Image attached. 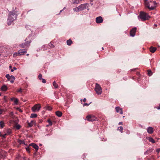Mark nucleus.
I'll use <instances>...</instances> for the list:
<instances>
[{
	"label": "nucleus",
	"instance_id": "obj_50",
	"mask_svg": "<svg viewBox=\"0 0 160 160\" xmlns=\"http://www.w3.org/2000/svg\"><path fill=\"white\" fill-rule=\"evenodd\" d=\"M122 124V122H119V123H118L119 125Z\"/></svg>",
	"mask_w": 160,
	"mask_h": 160
},
{
	"label": "nucleus",
	"instance_id": "obj_52",
	"mask_svg": "<svg viewBox=\"0 0 160 160\" xmlns=\"http://www.w3.org/2000/svg\"><path fill=\"white\" fill-rule=\"evenodd\" d=\"M136 69V68H135V69H132V70H131V71H134Z\"/></svg>",
	"mask_w": 160,
	"mask_h": 160
},
{
	"label": "nucleus",
	"instance_id": "obj_25",
	"mask_svg": "<svg viewBox=\"0 0 160 160\" xmlns=\"http://www.w3.org/2000/svg\"><path fill=\"white\" fill-rule=\"evenodd\" d=\"M12 132L11 129H8L7 130L6 133L7 135H8L11 133Z\"/></svg>",
	"mask_w": 160,
	"mask_h": 160
},
{
	"label": "nucleus",
	"instance_id": "obj_8",
	"mask_svg": "<svg viewBox=\"0 0 160 160\" xmlns=\"http://www.w3.org/2000/svg\"><path fill=\"white\" fill-rule=\"evenodd\" d=\"M103 19L101 16H99L96 18V22L97 23H100L102 22Z\"/></svg>",
	"mask_w": 160,
	"mask_h": 160
},
{
	"label": "nucleus",
	"instance_id": "obj_47",
	"mask_svg": "<svg viewBox=\"0 0 160 160\" xmlns=\"http://www.w3.org/2000/svg\"><path fill=\"white\" fill-rule=\"evenodd\" d=\"M144 3L145 4V5L146 6V2H147V0H144Z\"/></svg>",
	"mask_w": 160,
	"mask_h": 160
},
{
	"label": "nucleus",
	"instance_id": "obj_31",
	"mask_svg": "<svg viewBox=\"0 0 160 160\" xmlns=\"http://www.w3.org/2000/svg\"><path fill=\"white\" fill-rule=\"evenodd\" d=\"M118 129L121 133L122 132L123 128L122 127L120 126V127H118Z\"/></svg>",
	"mask_w": 160,
	"mask_h": 160
},
{
	"label": "nucleus",
	"instance_id": "obj_22",
	"mask_svg": "<svg viewBox=\"0 0 160 160\" xmlns=\"http://www.w3.org/2000/svg\"><path fill=\"white\" fill-rule=\"evenodd\" d=\"M5 126V123L3 121H1L0 122V127L1 128H3L4 126Z\"/></svg>",
	"mask_w": 160,
	"mask_h": 160
},
{
	"label": "nucleus",
	"instance_id": "obj_45",
	"mask_svg": "<svg viewBox=\"0 0 160 160\" xmlns=\"http://www.w3.org/2000/svg\"><path fill=\"white\" fill-rule=\"evenodd\" d=\"M160 151V148H157L156 150V152H158V153H159V152Z\"/></svg>",
	"mask_w": 160,
	"mask_h": 160
},
{
	"label": "nucleus",
	"instance_id": "obj_13",
	"mask_svg": "<svg viewBox=\"0 0 160 160\" xmlns=\"http://www.w3.org/2000/svg\"><path fill=\"white\" fill-rule=\"evenodd\" d=\"M30 146H32L33 148H35L36 151H38V146L35 143H32L30 144Z\"/></svg>",
	"mask_w": 160,
	"mask_h": 160
},
{
	"label": "nucleus",
	"instance_id": "obj_24",
	"mask_svg": "<svg viewBox=\"0 0 160 160\" xmlns=\"http://www.w3.org/2000/svg\"><path fill=\"white\" fill-rule=\"evenodd\" d=\"M152 151H153L152 149V148L149 149L146 151V152L145 153H146L147 154H148L149 153H150V152H152Z\"/></svg>",
	"mask_w": 160,
	"mask_h": 160
},
{
	"label": "nucleus",
	"instance_id": "obj_28",
	"mask_svg": "<svg viewBox=\"0 0 160 160\" xmlns=\"http://www.w3.org/2000/svg\"><path fill=\"white\" fill-rule=\"evenodd\" d=\"M148 76H151L152 75V72L150 70H148Z\"/></svg>",
	"mask_w": 160,
	"mask_h": 160
},
{
	"label": "nucleus",
	"instance_id": "obj_49",
	"mask_svg": "<svg viewBox=\"0 0 160 160\" xmlns=\"http://www.w3.org/2000/svg\"><path fill=\"white\" fill-rule=\"evenodd\" d=\"M15 98H11V101H13Z\"/></svg>",
	"mask_w": 160,
	"mask_h": 160
},
{
	"label": "nucleus",
	"instance_id": "obj_2",
	"mask_svg": "<svg viewBox=\"0 0 160 160\" xmlns=\"http://www.w3.org/2000/svg\"><path fill=\"white\" fill-rule=\"evenodd\" d=\"M150 18V17L148 13L142 11L140 12L139 15L138 16V19H140L142 21L148 20Z\"/></svg>",
	"mask_w": 160,
	"mask_h": 160
},
{
	"label": "nucleus",
	"instance_id": "obj_21",
	"mask_svg": "<svg viewBox=\"0 0 160 160\" xmlns=\"http://www.w3.org/2000/svg\"><path fill=\"white\" fill-rule=\"evenodd\" d=\"M67 43L68 45L70 46L72 44V41L71 39H69L67 40Z\"/></svg>",
	"mask_w": 160,
	"mask_h": 160
},
{
	"label": "nucleus",
	"instance_id": "obj_56",
	"mask_svg": "<svg viewBox=\"0 0 160 160\" xmlns=\"http://www.w3.org/2000/svg\"><path fill=\"white\" fill-rule=\"evenodd\" d=\"M28 55H29V54H27V56H28Z\"/></svg>",
	"mask_w": 160,
	"mask_h": 160
},
{
	"label": "nucleus",
	"instance_id": "obj_42",
	"mask_svg": "<svg viewBox=\"0 0 160 160\" xmlns=\"http://www.w3.org/2000/svg\"><path fill=\"white\" fill-rule=\"evenodd\" d=\"M6 77L7 78V79H9V78L10 77V76H9V74H7L6 75Z\"/></svg>",
	"mask_w": 160,
	"mask_h": 160
},
{
	"label": "nucleus",
	"instance_id": "obj_23",
	"mask_svg": "<svg viewBox=\"0 0 160 160\" xmlns=\"http://www.w3.org/2000/svg\"><path fill=\"white\" fill-rule=\"evenodd\" d=\"M52 85L54 87V88H58V84L56 83L55 81H54L53 82Z\"/></svg>",
	"mask_w": 160,
	"mask_h": 160
},
{
	"label": "nucleus",
	"instance_id": "obj_26",
	"mask_svg": "<svg viewBox=\"0 0 160 160\" xmlns=\"http://www.w3.org/2000/svg\"><path fill=\"white\" fill-rule=\"evenodd\" d=\"M18 142L20 144H25V143L23 141L19 139H18Z\"/></svg>",
	"mask_w": 160,
	"mask_h": 160
},
{
	"label": "nucleus",
	"instance_id": "obj_37",
	"mask_svg": "<svg viewBox=\"0 0 160 160\" xmlns=\"http://www.w3.org/2000/svg\"><path fill=\"white\" fill-rule=\"evenodd\" d=\"M46 109H47L48 110L50 111L52 109V108L50 106H47L46 107Z\"/></svg>",
	"mask_w": 160,
	"mask_h": 160
},
{
	"label": "nucleus",
	"instance_id": "obj_20",
	"mask_svg": "<svg viewBox=\"0 0 160 160\" xmlns=\"http://www.w3.org/2000/svg\"><path fill=\"white\" fill-rule=\"evenodd\" d=\"M148 140L149 142H152L153 143H155V141L151 137H149L148 138Z\"/></svg>",
	"mask_w": 160,
	"mask_h": 160
},
{
	"label": "nucleus",
	"instance_id": "obj_19",
	"mask_svg": "<svg viewBox=\"0 0 160 160\" xmlns=\"http://www.w3.org/2000/svg\"><path fill=\"white\" fill-rule=\"evenodd\" d=\"M21 127V126L19 124H15L14 126V128H16L18 130Z\"/></svg>",
	"mask_w": 160,
	"mask_h": 160
},
{
	"label": "nucleus",
	"instance_id": "obj_30",
	"mask_svg": "<svg viewBox=\"0 0 160 160\" xmlns=\"http://www.w3.org/2000/svg\"><path fill=\"white\" fill-rule=\"evenodd\" d=\"M27 43L25 42V43H22L20 45V46L22 48H24L25 47V46L27 45Z\"/></svg>",
	"mask_w": 160,
	"mask_h": 160
},
{
	"label": "nucleus",
	"instance_id": "obj_32",
	"mask_svg": "<svg viewBox=\"0 0 160 160\" xmlns=\"http://www.w3.org/2000/svg\"><path fill=\"white\" fill-rule=\"evenodd\" d=\"M92 103V102H90L88 104L86 103H83V107H85V106H89V105Z\"/></svg>",
	"mask_w": 160,
	"mask_h": 160
},
{
	"label": "nucleus",
	"instance_id": "obj_3",
	"mask_svg": "<svg viewBox=\"0 0 160 160\" xmlns=\"http://www.w3.org/2000/svg\"><path fill=\"white\" fill-rule=\"evenodd\" d=\"M157 4L156 1H150L146 3V7L150 10H153L156 7Z\"/></svg>",
	"mask_w": 160,
	"mask_h": 160
},
{
	"label": "nucleus",
	"instance_id": "obj_5",
	"mask_svg": "<svg viewBox=\"0 0 160 160\" xmlns=\"http://www.w3.org/2000/svg\"><path fill=\"white\" fill-rule=\"evenodd\" d=\"M41 108L39 104H36L32 108V110L33 112H35L39 111Z\"/></svg>",
	"mask_w": 160,
	"mask_h": 160
},
{
	"label": "nucleus",
	"instance_id": "obj_1",
	"mask_svg": "<svg viewBox=\"0 0 160 160\" xmlns=\"http://www.w3.org/2000/svg\"><path fill=\"white\" fill-rule=\"evenodd\" d=\"M17 15L15 12H9L7 22L8 25H10L13 21L17 19Z\"/></svg>",
	"mask_w": 160,
	"mask_h": 160
},
{
	"label": "nucleus",
	"instance_id": "obj_53",
	"mask_svg": "<svg viewBox=\"0 0 160 160\" xmlns=\"http://www.w3.org/2000/svg\"><path fill=\"white\" fill-rule=\"evenodd\" d=\"M63 11V9L60 10V13L61 12Z\"/></svg>",
	"mask_w": 160,
	"mask_h": 160
},
{
	"label": "nucleus",
	"instance_id": "obj_46",
	"mask_svg": "<svg viewBox=\"0 0 160 160\" xmlns=\"http://www.w3.org/2000/svg\"><path fill=\"white\" fill-rule=\"evenodd\" d=\"M3 110L2 109H0V115L2 113Z\"/></svg>",
	"mask_w": 160,
	"mask_h": 160
},
{
	"label": "nucleus",
	"instance_id": "obj_7",
	"mask_svg": "<svg viewBox=\"0 0 160 160\" xmlns=\"http://www.w3.org/2000/svg\"><path fill=\"white\" fill-rule=\"evenodd\" d=\"M88 3L81 4L78 6L79 10L81 11L87 8L88 7Z\"/></svg>",
	"mask_w": 160,
	"mask_h": 160
},
{
	"label": "nucleus",
	"instance_id": "obj_9",
	"mask_svg": "<svg viewBox=\"0 0 160 160\" xmlns=\"http://www.w3.org/2000/svg\"><path fill=\"white\" fill-rule=\"evenodd\" d=\"M137 30V28L134 27L130 31V34L131 36L132 37L134 36L135 33Z\"/></svg>",
	"mask_w": 160,
	"mask_h": 160
},
{
	"label": "nucleus",
	"instance_id": "obj_51",
	"mask_svg": "<svg viewBox=\"0 0 160 160\" xmlns=\"http://www.w3.org/2000/svg\"><path fill=\"white\" fill-rule=\"evenodd\" d=\"M157 108L158 109H160V106H158V107Z\"/></svg>",
	"mask_w": 160,
	"mask_h": 160
},
{
	"label": "nucleus",
	"instance_id": "obj_38",
	"mask_svg": "<svg viewBox=\"0 0 160 160\" xmlns=\"http://www.w3.org/2000/svg\"><path fill=\"white\" fill-rule=\"evenodd\" d=\"M49 45L50 46V47L51 48H53L54 47V45L52 43H50L49 44Z\"/></svg>",
	"mask_w": 160,
	"mask_h": 160
},
{
	"label": "nucleus",
	"instance_id": "obj_60",
	"mask_svg": "<svg viewBox=\"0 0 160 160\" xmlns=\"http://www.w3.org/2000/svg\"><path fill=\"white\" fill-rule=\"evenodd\" d=\"M65 7L63 9H64L65 8Z\"/></svg>",
	"mask_w": 160,
	"mask_h": 160
},
{
	"label": "nucleus",
	"instance_id": "obj_44",
	"mask_svg": "<svg viewBox=\"0 0 160 160\" xmlns=\"http://www.w3.org/2000/svg\"><path fill=\"white\" fill-rule=\"evenodd\" d=\"M17 91L18 92H22V89L20 88V89H18Z\"/></svg>",
	"mask_w": 160,
	"mask_h": 160
},
{
	"label": "nucleus",
	"instance_id": "obj_34",
	"mask_svg": "<svg viewBox=\"0 0 160 160\" xmlns=\"http://www.w3.org/2000/svg\"><path fill=\"white\" fill-rule=\"evenodd\" d=\"M38 78H39V79L40 80H41V79H42V75L41 74V73H39L38 75Z\"/></svg>",
	"mask_w": 160,
	"mask_h": 160
},
{
	"label": "nucleus",
	"instance_id": "obj_59",
	"mask_svg": "<svg viewBox=\"0 0 160 160\" xmlns=\"http://www.w3.org/2000/svg\"><path fill=\"white\" fill-rule=\"evenodd\" d=\"M0 96H1V94L0 93Z\"/></svg>",
	"mask_w": 160,
	"mask_h": 160
},
{
	"label": "nucleus",
	"instance_id": "obj_35",
	"mask_svg": "<svg viewBox=\"0 0 160 160\" xmlns=\"http://www.w3.org/2000/svg\"><path fill=\"white\" fill-rule=\"evenodd\" d=\"M14 99V102L15 104H17L18 103V99L17 98H15Z\"/></svg>",
	"mask_w": 160,
	"mask_h": 160
},
{
	"label": "nucleus",
	"instance_id": "obj_41",
	"mask_svg": "<svg viewBox=\"0 0 160 160\" xmlns=\"http://www.w3.org/2000/svg\"><path fill=\"white\" fill-rule=\"evenodd\" d=\"M25 148H26V150L27 151L29 152H30V148H29V147H27Z\"/></svg>",
	"mask_w": 160,
	"mask_h": 160
},
{
	"label": "nucleus",
	"instance_id": "obj_43",
	"mask_svg": "<svg viewBox=\"0 0 160 160\" xmlns=\"http://www.w3.org/2000/svg\"><path fill=\"white\" fill-rule=\"evenodd\" d=\"M17 69V68L15 67H14L13 68V69H11V72H13L14 71V70H16Z\"/></svg>",
	"mask_w": 160,
	"mask_h": 160
},
{
	"label": "nucleus",
	"instance_id": "obj_57",
	"mask_svg": "<svg viewBox=\"0 0 160 160\" xmlns=\"http://www.w3.org/2000/svg\"><path fill=\"white\" fill-rule=\"evenodd\" d=\"M30 43V42H28L27 43Z\"/></svg>",
	"mask_w": 160,
	"mask_h": 160
},
{
	"label": "nucleus",
	"instance_id": "obj_16",
	"mask_svg": "<svg viewBox=\"0 0 160 160\" xmlns=\"http://www.w3.org/2000/svg\"><path fill=\"white\" fill-rule=\"evenodd\" d=\"M156 49L157 48H156L153 47L152 46L150 48V51L152 53L154 52Z\"/></svg>",
	"mask_w": 160,
	"mask_h": 160
},
{
	"label": "nucleus",
	"instance_id": "obj_12",
	"mask_svg": "<svg viewBox=\"0 0 160 160\" xmlns=\"http://www.w3.org/2000/svg\"><path fill=\"white\" fill-rule=\"evenodd\" d=\"M147 131L149 134H152L153 132V129L152 127H149L148 128Z\"/></svg>",
	"mask_w": 160,
	"mask_h": 160
},
{
	"label": "nucleus",
	"instance_id": "obj_15",
	"mask_svg": "<svg viewBox=\"0 0 160 160\" xmlns=\"http://www.w3.org/2000/svg\"><path fill=\"white\" fill-rule=\"evenodd\" d=\"M8 89V87L6 85H3L1 88V90L2 91H6Z\"/></svg>",
	"mask_w": 160,
	"mask_h": 160
},
{
	"label": "nucleus",
	"instance_id": "obj_6",
	"mask_svg": "<svg viewBox=\"0 0 160 160\" xmlns=\"http://www.w3.org/2000/svg\"><path fill=\"white\" fill-rule=\"evenodd\" d=\"M87 120L89 121H93L97 120V118L94 116L88 115L86 117Z\"/></svg>",
	"mask_w": 160,
	"mask_h": 160
},
{
	"label": "nucleus",
	"instance_id": "obj_10",
	"mask_svg": "<svg viewBox=\"0 0 160 160\" xmlns=\"http://www.w3.org/2000/svg\"><path fill=\"white\" fill-rule=\"evenodd\" d=\"M18 52L19 55H21L25 54L27 52V51L26 49H23L19 50Z\"/></svg>",
	"mask_w": 160,
	"mask_h": 160
},
{
	"label": "nucleus",
	"instance_id": "obj_61",
	"mask_svg": "<svg viewBox=\"0 0 160 160\" xmlns=\"http://www.w3.org/2000/svg\"><path fill=\"white\" fill-rule=\"evenodd\" d=\"M124 116H123V118H124Z\"/></svg>",
	"mask_w": 160,
	"mask_h": 160
},
{
	"label": "nucleus",
	"instance_id": "obj_11",
	"mask_svg": "<svg viewBox=\"0 0 160 160\" xmlns=\"http://www.w3.org/2000/svg\"><path fill=\"white\" fill-rule=\"evenodd\" d=\"M115 109L117 112H119L120 114H122L123 112L122 109L120 108L119 107H116Z\"/></svg>",
	"mask_w": 160,
	"mask_h": 160
},
{
	"label": "nucleus",
	"instance_id": "obj_58",
	"mask_svg": "<svg viewBox=\"0 0 160 160\" xmlns=\"http://www.w3.org/2000/svg\"><path fill=\"white\" fill-rule=\"evenodd\" d=\"M102 49H104V48H103V47H102Z\"/></svg>",
	"mask_w": 160,
	"mask_h": 160
},
{
	"label": "nucleus",
	"instance_id": "obj_27",
	"mask_svg": "<svg viewBox=\"0 0 160 160\" xmlns=\"http://www.w3.org/2000/svg\"><path fill=\"white\" fill-rule=\"evenodd\" d=\"M37 117V115L36 114L32 113L31 114L30 117L31 118H35Z\"/></svg>",
	"mask_w": 160,
	"mask_h": 160
},
{
	"label": "nucleus",
	"instance_id": "obj_39",
	"mask_svg": "<svg viewBox=\"0 0 160 160\" xmlns=\"http://www.w3.org/2000/svg\"><path fill=\"white\" fill-rule=\"evenodd\" d=\"M7 135L6 133L5 134L3 135L2 134H0V136L4 138H6V136Z\"/></svg>",
	"mask_w": 160,
	"mask_h": 160
},
{
	"label": "nucleus",
	"instance_id": "obj_40",
	"mask_svg": "<svg viewBox=\"0 0 160 160\" xmlns=\"http://www.w3.org/2000/svg\"><path fill=\"white\" fill-rule=\"evenodd\" d=\"M42 82L43 83H45L46 82V80L43 78L41 79Z\"/></svg>",
	"mask_w": 160,
	"mask_h": 160
},
{
	"label": "nucleus",
	"instance_id": "obj_54",
	"mask_svg": "<svg viewBox=\"0 0 160 160\" xmlns=\"http://www.w3.org/2000/svg\"><path fill=\"white\" fill-rule=\"evenodd\" d=\"M12 67V66H10L9 67V68H11Z\"/></svg>",
	"mask_w": 160,
	"mask_h": 160
},
{
	"label": "nucleus",
	"instance_id": "obj_55",
	"mask_svg": "<svg viewBox=\"0 0 160 160\" xmlns=\"http://www.w3.org/2000/svg\"><path fill=\"white\" fill-rule=\"evenodd\" d=\"M50 126V125H49V124H48V125H47L46 126H47V127H48V126Z\"/></svg>",
	"mask_w": 160,
	"mask_h": 160
},
{
	"label": "nucleus",
	"instance_id": "obj_4",
	"mask_svg": "<svg viewBox=\"0 0 160 160\" xmlns=\"http://www.w3.org/2000/svg\"><path fill=\"white\" fill-rule=\"evenodd\" d=\"M95 90L96 93L98 95H100L102 92V89L100 85L97 83L96 84Z\"/></svg>",
	"mask_w": 160,
	"mask_h": 160
},
{
	"label": "nucleus",
	"instance_id": "obj_36",
	"mask_svg": "<svg viewBox=\"0 0 160 160\" xmlns=\"http://www.w3.org/2000/svg\"><path fill=\"white\" fill-rule=\"evenodd\" d=\"M48 122L49 123V125H52V123L50 119L48 120Z\"/></svg>",
	"mask_w": 160,
	"mask_h": 160
},
{
	"label": "nucleus",
	"instance_id": "obj_14",
	"mask_svg": "<svg viewBox=\"0 0 160 160\" xmlns=\"http://www.w3.org/2000/svg\"><path fill=\"white\" fill-rule=\"evenodd\" d=\"M9 79H8V80L10 81L11 83H13L14 82V81L15 79V78L13 76L11 75L10 76V77L9 78Z\"/></svg>",
	"mask_w": 160,
	"mask_h": 160
},
{
	"label": "nucleus",
	"instance_id": "obj_33",
	"mask_svg": "<svg viewBox=\"0 0 160 160\" xmlns=\"http://www.w3.org/2000/svg\"><path fill=\"white\" fill-rule=\"evenodd\" d=\"M19 55L18 52H16L14 53L13 54V56L14 57H16L18 56Z\"/></svg>",
	"mask_w": 160,
	"mask_h": 160
},
{
	"label": "nucleus",
	"instance_id": "obj_18",
	"mask_svg": "<svg viewBox=\"0 0 160 160\" xmlns=\"http://www.w3.org/2000/svg\"><path fill=\"white\" fill-rule=\"evenodd\" d=\"M56 114L58 117H61L62 115V112L59 111H56L55 112Z\"/></svg>",
	"mask_w": 160,
	"mask_h": 160
},
{
	"label": "nucleus",
	"instance_id": "obj_48",
	"mask_svg": "<svg viewBox=\"0 0 160 160\" xmlns=\"http://www.w3.org/2000/svg\"><path fill=\"white\" fill-rule=\"evenodd\" d=\"M86 101V98H84L83 99V101L84 102H85Z\"/></svg>",
	"mask_w": 160,
	"mask_h": 160
},
{
	"label": "nucleus",
	"instance_id": "obj_17",
	"mask_svg": "<svg viewBox=\"0 0 160 160\" xmlns=\"http://www.w3.org/2000/svg\"><path fill=\"white\" fill-rule=\"evenodd\" d=\"M27 122H28V126L29 127H31L35 123V122L32 120L30 122H28V121Z\"/></svg>",
	"mask_w": 160,
	"mask_h": 160
},
{
	"label": "nucleus",
	"instance_id": "obj_29",
	"mask_svg": "<svg viewBox=\"0 0 160 160\" xmlns=\"http://www.w3.org/2000/svg\"><path fill=\"white\" fill-rule=\"evenodd\" d=\"M73 10L75 12H78L79 11H80V10H79V7L74 8L73 9Z\"/></svg>",
	"mask_w": 160,
	"mask_h": 160
}]
</instances>
